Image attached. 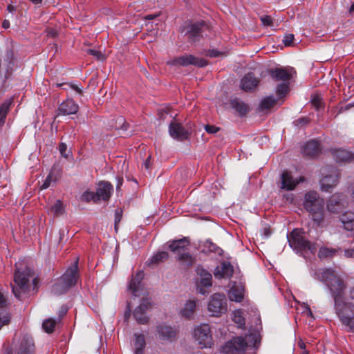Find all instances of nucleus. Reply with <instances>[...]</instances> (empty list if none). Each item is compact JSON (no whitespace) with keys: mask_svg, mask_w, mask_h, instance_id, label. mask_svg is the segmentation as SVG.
<instances>
[{"mask_svg":"<svg viewBox=\"0 0 354 354\" xmlns=\"http://www.w3.org/2000/svg\"><path fill=\"white\" fill-rule=\"evenodd\" d=\"M196 272L200 276L199 284L203 287H210L212 286V274L201 266L197 267Z\"/></svg>","mask_w":354,"mask_h":354,"instance_id":"nucleus-27","label":"nucleus"},{"mask_svg":"<svg viewBox=\"0 0 354 354\" xmlns=\"http://www.w3.org/2000/svg\"><path fill=\"white\" fill-rule=\"evenodd\" d=\"M324 204V198L315 191H309L304 195V207L313 216L315 221H319L322 219Z\"/></svg>","mask_w":354,"mask_h":354,"instance_id":"nucleus-6","label":"nucleus"},{"mask_svg":"<svg viewBox=\"0 0 354 354\" xmlns=\"http://www.w3.org/2000/svg\"><path fill=\"white\" fill-rule=\"evenodd\" d=\"M270 230L268 228L263 229V234L266 236V238H268L270 235Z\"/></svg>","mask_w":354,"mask_h":354,"instance_id":"nucleus-64","label":"nucleus"},{"mask_svg":"<svg viewBox=\"0 0 354 354\" xmlns=\"http://www.w3.org/2000/svg\"><path fill=\"white\" fill-rule=\"evenodd\" d=\"M68 86L72 88L74 91H75L77 93L81 94L82 93V88L77 85L70 84H68Z\"/></svg>","mask_w":354,"mask_h":354,"instance_id":"nucleus-57","label":"nucleus"},{"mask_svg":"<svg viewBox=\"0 0 354 354\" xmlns=\"http://www.w3.org/2000/svg\"><path fill=\"white\" fill-rule=\"evenodd\" d=\"M189 244V240L184 237L183 239L171 241L169 244V248L174 252H178L180 250L185 249Z\"/></svg>","mask_w":354,"mask_h":354,"instance_id":"nucleus-30","label":"nucleus"},{"mask_svg":"<svg viewBox=\"0 0 354 354\" xmlns=\"http://www.w3.org/2000/svg\"><path fill=\"white\" fill-rule=\"evenodd\" d=\"M202 252L205 253L214 252L216 254H221L222 250L220 248H218L216 244L213 243L212 241L207 240L203 244V248L202 249Z\"/></svg>","mask_w":354,"mask_h":354,"instance_id":"nucleus-35","label":"nucleus"},{"mask_svg":"<svg viewBox=\"0 0 354 354\" xmlns=\"http://www.w3.org/2000/svg\"><path fill=\"white\" fill-rule=\"evenodd\" d=\"M86 53L88 55H91L93 57H95L97 59L102 61L104 59V55L102 54V53L96 49H88L86 50Z\"/></svg>","mask_w":354,"mask_h":354,"instance_id":"nucleus-47","label":"nucleus"},{"mask_svg":"<svg viewBox=\"0 0 354 354\" xmlns=\"http://www.w3.org/2000/svg\"><path fill=\"white\" fill-rule=\"evenodd\" d=\"M301 153L304 156L308 158H317L322 153L320 143L315 140H311L304 143L301 147Z\"/></svg>","mask_w":354,"mask_h":354,"instance_id":"nucleus-15","label":"nucleus"},{"mask_svg":"<svg viewBox=\"0 0 354 354\" xmlns=\"http://www.w3.org/2000/svg\"><path fill=\"white\" fill-rule=\"evenodd\" d=\"M227 309V299L224 294L216 293L212 295L207 304V310L212 316L219 317L225 313Z\"/></svg>","mask_w":354,"mask_h":354,"instance_id":"nucleus-8","label":"nucleus"},{"mask_svg":"<svg viewBox=\"0 0 354 354\" xmlns=\"http://www.w3.org/2000/svg\"><path fill=\"white\" fill-rule=\"evenodd\" d=\"M304 181V177H294L291 172L284 171L281 175L280 188L286 191L293 190L296 186Z\"/></svg>","mask_w":354,"mask_h":354,"instance_id":"nucleus-12","label":"nucleus"},{"mask_svg":"<svg viewBox=\"0 0 354 354\" xmlns=\"http://www.w3.org/2000/svg\"><path fill=\"white\" fill-rule=\"evenodd\" d=\"M314 277L327 288L333 299L335 314L342 325L348 328L351 313H354V286L346 292V280L332 268H319L315 271Z\"/></svg>","mask_w":354,"mask_h":354,"instance_id":"nucleus-1","label":"nucleus"},{"mask_svg":"<svg viewBox=\"0 0 354 354\" xmlns=\"http://www.w3.org/2000/svg\"><path fill=\"white\" fill-rule=\"evenodd\" d=\"M50 212L56 216H59L64 212L63 205L61 201L57 200L51 207Z\"/></svg>","mask_w":354,"mask_h":354,"instance_id":"nucleus-44","label":"nucleus"},{"mask_svg":"<svg viewBox=\"0 0 354 354\" xmlns=\"http://www.w3.org/2000/svg\"><path fill=\"white\" fill-rule=\"evenodd\" d=\"M2 26L3 28L5 29H7L10 27V22L7 19H5L3 21V24H2Z\"/></svg>","mask_w":354,"mask_h":354,"instance_id":"nucleus-63","label":"nucleus"},{"mask_svg":"<svg viewBox=\"0 0 354 354\" xmlns=\"http://www.w3.org/2000/svg\"><path fill=\"white\" fill-rule=\"evenodd\" d=\"M158 338L161 340L171 341L176 335L174 328L165 324H161L156 326Z\"/></svg>","mask_w":354,"mask_h":354,"instance_id":"nucleus-22","label":"nucleus"},{"mask_svg":"<svg viewBox=\"0 0 354 354\" xmlns=\"http://www.w3.org/2000/svg\"><path fill=\"white\" fill-rule=\"evenodd\" d=\"M333 158L337 162H348L353 158V154L342 148H335L330 149Z\"/></svg>","mask_w":354,"mask_h":354,"instance_id":"nucleus-23","label":"nucleus"},{"mask_svg":"<svg viewBox=\"0 0 354 354\" xmlns=\"http://www.w3.org/2000/svg\"><path fill=\"white\" fill-rule=\"evenodd\" d=\"M339 220L342 224L344 229L346 231H354V212L347 211L344 212Z\"/></svg>","mask_w":354,"mask_h":354,"instance_id":"nucleus-26","label":"nucleus"},{"mask_svg":"<svg viewBox=\"0 0 354 354\" xmlns=\"http://www.w3.org/2000/svg\"><path fill=\"white\" fill-rule=\"evenodd\" d=\"M259 327L253 331L250 330L245 337H236L228 341L223 347V354H240L245 351V348L252 346L257 348L260 344V334Z\"/></svg>","mask_w":354,"mask_h":354,"instance_id":"nucleus-2","label":"nucleus"},{"mask_svg":"<svg viewBox=\"0 0 354 354\" xmlns=\"http://www.w3.org/2000/svg\"><path fill=\"white\" fill-rule=\"evenodd\" d=\"M178 261L183 266H192L194 262V258L189 253L184 252L180 254L178 258Z\"/></svg>","mask_w":354,"mask_h":354,"instance_id":"nucleus-36","label":"nucleus"},{"mask_svg":"<svg viewBox=\"0 0 354 354\" xmlns=\"http://www.w3.org/2000/svg\"><path fill=\"white\" fill-rule=\"evenodd\" d=\"M81 200L85 202H89L91 201L94 203H97V199L95 197V192L85 191L81 196Z\"/></svg>","mask_w":354,"mask_h":354,"instance_id":"nucleus-45","label":"nucleus"},{"mask_svg":"<svg viewBox=\"0 0 354 354\" xmlns=\"http://www.w3.org/2000/svg\"><path fill=\"white\" fill-rule=\"evenodd\" d=\"M152 306L151 301L146 298L142 300L141 304L133 311V317L140 324H145L149 321V316L147 311Z\"/></svg>","mask_w":354,"mask_h":354,"instance_id":"nucleus-13","label":"nucleus"},{"mask_svg":"<svg viewBox=\"0 0 354 354\" xmlns=\"http://www.w3.org/2000/svg\"><path fill=\"white\" fill-rule=\"evenodd\" d=\"M34 344L30 337H24L20 344L17 354H33Z\"/></svg>","mask_w":354,"mask_h":354,"instance_id":"nucleus-28","label":"nucleus"},{"mask_svg":"<svg viewBox=\"0 0 354 354\" xmlns=\"http://www.w3.org/2000/svg\"><path fill=\"white\" fill-rule=\"evenodd\" d=\"M120 211L119 209L115 210V228L117 229V224L120 221Z\"/></svg>","mask_w":354,"mask_h":354,"instance_id":"nucleus-59","label":"nucleus"},{"mask_svg":"<svg viewBox=\"0 0 354 354\" xmlns=\"http://www.w3.org/2000/svg\"><path fill=\"white\" fill-rule=\"evenodd\" d=\"M294 40V35L292 34H286L283 39V42L284 43L285 46H290L292 45Z\"/></svg>","mask_w":354,"mask_h":354,"instance_id":"nucleus-48","label":"nucleus"},{"mask_svg":"<svg viewBox=\"0 0 354 354\" xmlns=\"http://www.w3.org/2000/svg\"><path fill=\"white\" fill-rule=\"evenodd\" d=\"M205 129L209 133H215L218 131L219 128L214 125L207 124L205 126Z\"/></svg>","mask_w":354,"mask_h":354,"instance_id":"nucleus-51","label":"nucleus"},{"mask_svg":"<svg viewBox=\"0 0 354 354\" xmlns=\"http://www.w3.org/2000/svg\"><path fill=\"white\" fill-rule=\"evenodd\" d=\"M289 82H283L279 84L276 89L277 95L279 97L284 96L288 91Z\"/></svg>","mask_w":354,"mask_h":354,"instance_id":"nucleus-43","label":"nucleus"},{"mask_svg":"<svg viewBox=\"0 0 354 354\" xmlns=\"http://www.w3.org/2000/svg\"><path fill=\"white\" fill-rule=\"evenodd\" d=\"M223 55L221 51L216 49L208 50L206 53V55L209 57H218Z\"/></svg>","mask_w":354,"mask_h":354,"instance_id":"nucleus-50","label":"nucleus"},{"mask_svg":"<svg viewBox=\"0 0 354 354\" xmlns=\"http://www.w3.org/2000/svg\"><path fill=\"white\" fill-rule=\"evenodd\" d=\"M262 24L266 26H270L272 25V20L270 16L263 15L261 17Z\"/></svg>","mask_w":354,"mask_h":354,"instance_id":"nucleus-49","label":"nucleus"},{"mask_svg":"<svg viewBox=\"0 0 354 354\" xmlns=\"http://www.w3.org/2000/svg\"><path fill=\"white\" fill-rule=\"evenodd\" d=\"M312 105L317 109L319 110L322 107V100L317 95H315L311 98Z\"/></svg>","mask_w":354,"mask_h":354,"instance_id":"nucleus-46","label":"nucleus"},{"mask_svg":"<svg viewBox=\"0 0 354 354\" xmlns=\"http://www.w3.org/2000/svg\"><path fill=\"white\" fill-rule=\"evenodd\" d=\"M67 149V145L65 143H61L59 147V150L62 156L65 158L68 157V155L66 153Z\"/></svg>","mask_w":354,"mask_h":354,"instance_id":"nucleus-54","label":"nucleus"},{"mask_svg":"<svg viewBox=\"0 0 354 354\" xmlns=\"http://www.w3.org/2000/svg\"><path fill=\"white\" fill-rule=\"evenodd\" d=\"M294 73L293 68H276L270 69L269 74L275 81L289 82Z\"/></svg>","mask_w":354,"mask_h":354,"instance_id":"nucleus-16","label":"nucleus"},{"mask_svg":"<svg viewBox=\"0 0 354 354\" xmlns=\"http://www.w3.org/2000/svg\"><path fill=\"white\" fill-rule=\"evenodd\" d=\"M12 102V100L10 99L6 100L0 106V127H1L5 122V119Z\"/></svg>","mask_w":354,"mask_h":354,"instance_id":"nucleus-34","label":"nucleus"},{"mask_svg":"<svg viewBox=\"0 0 354 354\" xmlns=\"http://www.w3.org/2000/svg\"><path fill=\"white\" fill-rule=\"evenodd\" d=\"M192 131V125L188 122L185 124L172 122L169 126L170 136L177 140L183 141L189 138Z\"/></svg>","mask_w":354,"mask_h":354,"instance_id":"nucleus-9","label":"nucleus"},{"mask_svg":"<svg viewBox=\"0 0 354 354\" xmlns=\"http://www.w3.org/2000/svg\"><path fill=\"white\" fill-rule=\"evenodd\" d=\"M114 123L111 124V127L115 129H121L127 131L128 129V124L126 123L125 119L122 116H118L113 120Z\"/></svg>","mask_w":354,"mask_h":354,"instance_id":"nucleus-37","label":"nucleus"},{"mask_svg":"<svg viewBox=\"0 0 354 354\" xmlns=\"http://www.w3.org/2000/svg\"><path fill=\"white\" fill-rule=\"evenodd\" d=\"M344 256L346 258H353L354 259V248H350L348 249H345L344 251Z\"/></svg>","mask_w":354,"mask_h":354,"instance_id":"nucleus-53","label":"nucleus"},{"mask_svg":"<svg viewBox=\"0 0 354 354\" xmlns=\"http://www.w3.org/2000/svg\"><path fill=\"white\" fill-rule=\"evenodd\" d=\"M56 325V321L54 319L49 318L44 321L42 328L48 333H50L54 330Z\"/></svg>","mask_w":354,"mask_h":354,"instance_id":"nucleus-40","label":"nucleus"},{"mask_svg":"<svg viewBox=\"0 0 354 354\" xmlns=\"http://www.w3.org/2000/svg\"><path fill=\"white\" fill-rule=\"evenodd\" d=\"M245 295V288L241 282H233L228 291V297L230 301L241 302Z\"/></svg>","mask_w":354,"mask_h":354,"instance_id":"nucleus-18","label":"nucleus"},{"mask_svg":"<svg viewBox=\"0 0 354 354\" xmlns=\"http://www.w3.org/2000/svg\"><path fill=\"white\" fill-rule=\"evenodd\" d=\"M150 158H151V156H148V158L145 160V161L143 163V165L146 169H149L150 168V164H151Z\"/></svg>","mask_w":354,"mask_h":354,"instance_id":"nucleus-61","label":"nucleus"},{"mask_svg":"<svg viewBox=\"0 0 354 354\" xmlns=\"http://www.w3.org/2000/svg\"><path fill=\"white\" fill-rule=\"evenodd\" d=\"M305 232L303 229H294L287 235L290 246L297 252L315 253L317 250L315 244L310 242L304 236Z\"/></svg>","mask_w":354,"mask_h":354,"instance_id":"nucleus-5","label":"nucleus"},{"mask_svg":"<svg viewBox=\"0 0 354 354\" xmlns=\"http://www.w3.org/2000/svg\"><path fill=\"white\" fill-rule=\"evenodd\" d=\"M344 198L342 194H335L331 196L327 203V209L333 213H339L344 207Z\"/></svg>","mask_w":354,"mask_h":354,"instance_id":"nucleus-21","label":"nucleus"},{"mask_svg":"<svg viewBox=\"0 0 354 354\" xmlns=\"http://www.w3.org/2000/svg\"><path fill=\"white\" fill-rule=\"evenodd\" d=\"M349 323L348 325L347 330L348 331L354 333V313H351Z\"/></svg>","mask_w":354,"mask_h":354,"instance_id":"nucleus-52","label":"nucleus"},{"mask_svg":"<svg viewBox=\"0 0 354 354\" xmlns=\"http://www.w3.org/2000/svg\"><path fill=\"white\" fill-rule=\"evenodd\" d=\"M275 103H276V100L272 96H268L261 100V102L260 103V109L261 110L269 109Z\"/></svg>","mask_w":354,"mask_h":354,"instance_id":"nucleus-41","label":"nucleus"},{"mask_svg":"<svg viewBox=\"0 0 354 354\" xmlns=\"http://www.w3.org/2000/svg\"><path fill=\"white\" fill-rule=\"evenodd\" d=\"M144 277V272L142 270L138 271L136 276H132L129 286L128 290L134 297H140L141 295L140 292L142 287V281Z\"/></svg>","mask_w":354,"mask_h":354,"instance_id":"nucleus-17","label":"nucleus"},{"mask_svg":"<svg viewBox=\"0 0 354 354\" xmlns=\"http://www.w3.org/2000/svg\"><path fill=\"white\" fill-rule=\"evenodd\" d=\"M31 279L33 283H35L36 278L32 270L26 266L24 268H19L18 263H16V270L14 276L15 285H12V291L17 299H22L23 295L27 292L29 288V283Z\"/></svg>","mask_w":354,"mask_h":354,"instance_id":"nucleus-3","label":"nucleus"},{"mask_svg":"<svg viewBox=\"0 0 354 354\" xmlns=\"http://www.w3.org/2000/svg\"><path fill=\"white\" fill-rule=\"evenodd\" d=\"M135 354H144L145 347V338L143 334H134Z\"/></svg>","mask_w":354,"mask_h":354,"instance_id":"nucleus-32","label":"nucleus"},{"mask_svg":"<svg viewBox=\"0 0 354 354\" xmlns=\"http://www.w3.org/2000/svg\"><path fill=\"white\" fill-rule=\"evenodd\" d=\"M79 109V106L73 100L68 99L62 102L58 108L59 114L71 115L75 114Z\"/></svg>","mask_w":354,"mask_h":354,"instance_id":"nucleus-24","label":"nucleus"},{"mask_svg":"<svg viewBox=\"0 0 354 354\" xmlns=\"http://www.w3.org/2000/svg\"><path fill=\"white\" fill-rule=\"evenodd\" d=\"M308 122H309V120H308V118H299V119H298V120H297L295 121L296 124H297V126H302V125H304V124H306L308 123Z\"/></svg>","mask_w":354,"mask_h":354,"instance_id":"nucleus-56","label":"nucleus"},{"mask_svg":"<svg viewBox=\"0 0 354 354\" xmlns=\"http://www.w3.org/2000/svg\"><path fill=\"white\" fill-rule=\"evenodd\" d=\"M230 104L240 116L244 115L249 110L248 106L239 98L231 100Z\"/></svg>","mask_w":354,"mask_h":354,"instance_id":"nucleus-29","label":"nucleus"},{"mask_svg":"<svg viewBox=\"0 0 354 354\" xmlns=\"http://www.w3.org/2000/svg\"><path fill=\"white\" fill-rule=\"evenodd\" d=\"M206 28L207 25L204 21L190 23L187 26L186 35L192 42H196L199 41L202 32Z\"/></svg>","mask_w":354,"mask_h":354,"instance_id":"nucleus-14","label":"nucleus"},{"mask_svg":"<svg viewBox=\"0 0 354 354\" xmlns=\"http://www.w3.org/2000/svg\"><path fill=\"white\" fill-rule=\"evenodd\" d=\"M78 267L77 261L69 267L63 275L55 282L52 287V292L55 295L66 293L68 289L75 286L77 279Z\"/></svg>","mask_w":354,"mask_h":354,"instance_id":"nucleus-4","label":"nucleus"},{"mask_svg":"<svg viewBox=\"0 0 354 354\" xmlns=\"http://www.w3.org/2000/svg\"><path fill=\"white\" fill-rule=\"evenodd\" d=\"M232 320L239 325V327H242L245 325V319L241 310L234 311Z\"/></svg>","mask_w":354,"mask_h":354,"instance_id":"nucleus-42","label":"nucleus"},{"mask_svg":"<svg viewBox=\"0 0 354 354\" xmlns=\"http://www.w3.org/2000/svg\"><path fill=\"white\" fill-rule=\"evenodd\" d=\"M68 312V308L66 306H62L59 311V317L64 316Z\"/></svg>","mask_w":354,"mask_h":354,"instance_id":"nucleus-60","label":"nucleus"},{"mask_svg":"<svg viewBox=\"0 0 354 354\" xmlns=\"http://www.w3.org/2000/svg\"><path fill=\"white\" fill-rule=\"evenodd\" d=\"M46 33L48 37H55L57 35V31L54 28H48L46 29Z\"/></svg>","mask_w":354,"mask_h":354,"instance_id":"nucleus-55","label":"nucleus"},{"mask_svg":"<svg viewBox=\"0 0 354 354\" xmlns=\"http://www.w3.org/2000/svg\"><path fill=\"white\" fill-rule=\"evenodd\" d=\"M303 313H306L308 316L313 317V313L308 306H305V310Z\"/></svg>","mask_w":354,"mask_h":354,"instance_id":"nucleus-62","label":"nucleus"},{"mask_svg":"<svg viewBox=\"0 0 354 354\" xmlns=\"http://www.w3.org/2000/svg\"><path fill=\"white\" fill-rule=\"evenodd\" d=\"M7 305V300L5 296L0 292V307L3 308Z\"/></svg>","mask_w":354,"mask_h":354,"instance_id":"nucleus-58","label":"nucleus"},{"mask_svg":"<svg viewBox=\"0 0 354 354\" xmlns=\"http://www.w3.org/2000/svg\"><path fill=\"white\" fill-rule=\"evenodd\" d=\"M193 336L201 348L210 347L212 344L210 327L208 324L196 326L193 331Z\"/></svg>","mask_w":354,"mask_h":354,"instance_id":"nucleus-10","label":"nucleus"},{"mask_svg":"<svg viewBox=\"0 0 354 354\" xmlns=\"http://www.w3.org/2000/svg\"><path fill=\"white\" fill-rule=\"evenodd\" d=\"M321 174L323 178L320 180V188L323 192H330L338 183V169L327 165L321 169Z\"/></svg>","mask_w":354,"mask_h":354,"instance_id":"nucleus-7","label":"nucleus"},{"mask_svg":"<svg viewBox=\"0 0 354 354\" xmlns=\"http://www.w3.org/2000/svg\"><path fill=\"white\" fill-rule=\"evenodd\" d=\"M169 257L168 253L165 251L158 252L153 255L149 261V264L158 263L162 261L167 259Z\"/></svg>","mask_w":354,"mask_h":354,"instance_id":"nucleus-38","label":"nucleus"},{"mask_svg":"<svg viewBox=\"0 0 354 354\" xmlns=\"http://www.w3.org/2000/svg\"><path fill=\"white\" fill-rule=\"evenodd\" d=\"M59 176V171L52 170L47 176L44 183L41 186L42 189H47L50 187L52 182L55 183Z\"/></svg>","mask_w":354,"mask_h":354,"instance_id":"nucleus-33","label":"nucleus"},{"mask_svg":"<svg viewBox=\"0 0 354 354\" xmlns=\"http://www.w3.org/2000/svg\"><path fill=\"white\" fill-rule=\"evenodd\" d=\"M258 84V79L255 77L253 73H249L243 77L240 86L242 90L251 91L257 86Z\"/></svg>","mask_w":354,"mask_h":354,"instance_id":"nucleus-25","label":"nucleus"},{"mask_svg":"<svg viewBox=\"0 0 354 354\" xmlns=\"http://www.w3.org/2000/svg\"><path fill=\"white\" fill-rule=\"evenodd\" d=\"M337 252V250L333 248H329L327 247H322L319 248L318 252V257L320 259H325L327 257H333Z\"/></svg>","mask_w":354,"mask_h":354,"instance_id":"nucleus-39","label":"nucleus"},{"mask_svg":"<svg viewBox=\"0 0 354 354\" xmlns=\"http://www.w3.org/2000/svg\"><path fill=\"white\" fill-rule=\"evenodd\" d=\"M168 64L171 66H188L193 65L197 67H204L207 65V62L203 59L195 57L192 55H183L180 57H175L168 62Z\"/></svg>","mask_w":354,"mask_h":354,"instance_id":"nucleus-11","label":"nucleus"},{"mask_svg":"<svg viewBox=\"0 0 354 354\" xmlns=\"http://www.w3.org/2000/svg\"><path fill=\"white\" fill-rule=\"evenodd\" d=\"M233 273V266L230 263L225 261L217 266L214 271V275L218 279H230Z\"/></svg>","mask_w":354,"mask_h":354,"instance_id":"nucleus-19","label":"nucleus"},{"mask_svg":"<svg viewBox=\"0 0 354 354\" xmlns=\"http://www.w3.org/2000/svg\"><path fill=\"white\" fill-rule=\"evenodd\" d=\"M113 189L112 185L109 182H100L98 183L95 192V197L97 201L109 200Z\"/></svg>","mask_w":354,"mask_h":354,"instance_id":"nucleus-20","label":"nucleus"},{"mask_svg":"<svg viewBox=\"0 0 354 354\" xmlns=\"http://www.w3.org/2000/svg\"><path fill=\"white\" fill-rule=\"evenodd\" d=\"M196 308V301L194 299L188 300L183 308L181 310V315L185 318H190L194 315Z\"/></svg>","mask_w":354,"mask_h":354,"instance_id":"nucleus-31","label":"nucleus"}]
</instances>
